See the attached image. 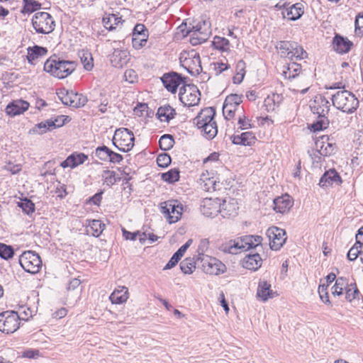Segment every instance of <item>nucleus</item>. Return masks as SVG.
<instances>
[{
  "label": "nucleus",
  "instance_id": "1",
  "mask_svg": "<svg viewBox=\"0 0 363 363\" xmlns=\"http://www.w3.org/2000/svg\"><path fill=\"white\" fill-rule=\"evenodd\" d=\"M282 75L289 80V87L291 91L305 94L309 89V81L301 72V65L291 62L284 66Z\"/></svg>",
  "mask_w": 363,
  "mask_h": 363
},
{
  "label": "nucleus",
  "instance_id": "2",
  "mask_svg": "<svg viewBox=\"0 0 363 363\" xmlns=\"http://www.w3.org/2000/svg\"><path fill=\"white\" fill-rule=\"evenodd\" d=\"M310 107L313 113L318 115L316 121L311 125L313 131H319L327 128L329 125V120L326 115L328 114L330 111V102L328 99L321 95H317Z\"/></svg>",
  "mask_w": 363,
  "mask_h": 363
},
{
  "label": "nucleus",
  "instance_id": "3",
  "mask_svg": "<svg viewBox=\"0 0 363 363\" xmlns=\"http://www.w3.org/2000/svg\"><path fill=\"white\" fill-rule=\"evenodd\" d=\"M179 28L184 35H190V43L193 45L206 42L211 35L209 23L206 21L199 22L195 26L189 24V26L185 23Z\"/></svg>",
  "mask_w": 363,
  "mask_h": 363
},
{
  "label": "nucleus",
  "instance_id": "4",
  "mask_svg": "<svg viewBox=\"0 0 363 363\" xmlns=\"http://www.w3.org/2000/svg\"><path fill=\"white\" fill-rule=\"evenodd\" d=\"M333 104L337 109L347 113H353L359 106V100L352 92L338 91L332 97Z\"/></svg>",
  "mask_w": 363,
  "mask_h": 363
},
{
  "label": "nucleus",
  "instance_id": "5",
  "mask_svg": "<svg viewBox=\"0 0 363 363\" xmlns=\"http://www.w3.org/2000/svg\"><path fill=\"white\" fill-rule=\"evenodd\" d=\"M47 67V72L58 79H64L74 71L76 64L73 61L48 59Z\"/></svg>",
  "mask_w": 363,
  "mask_h": 363
},
{
  "label": "nucleus",
  "instance_id": "6",
  "mask_svg": "<svg viewBox=\"0 0 363 363\" xmlns=\"http://www.w3.org/2000/svg\"><path fill=\"white\" fill-rule=\"evenodd\" d=\"M160 211L167 221L172 224L179 221L183 213V205L178 200H168L160 203Z\"/></svg>",
  "mask_w": 363,
  "mask_h": 363
},
{
  "label": "nucleus",
  "instance_id": "7",
  "mask_svg": "<svg viewBox=\"0 0 363 363\" xmlns=\"http://www.w3.org/2000/svg\"><path fill=\"white\" fill-rule=\"evenodd\" d=\"M134 135L128 129L119 128L115 131L113 143L120 151H130L134 146Z\"/></svg>",
  "mask_w": 363,
  "mask_h": 363
},
{
  "label": "nucleus",
  "instance_id": "8",
  "mask_svg": "<svg viewBox=\"0 0 363 363\" xmlns=\"http://www.w3.org/2000/svg\"><path fill=\"white\" fill-rule=\"evenodd\" d=\"M179 96L184 106L191 107L199 104L201 93L196 85L184 84L180 89Z\"/></svg>",
  "mask_w": 363,
  "mask_h": 363
},
{
  "label": "nucleus",
  "instance_id": "9",
  "mask_svg": "<svg viewBox=\"0 0 363 363\" xmlns=\"http://www.w3.org/2000/svg\"><path fill=\"white\" fill-rule=\"evenodd\" d=\"M20 315L15 311H4L0 313V331L9 334L19 328Z\"/></svg>",
  "mask_w": 363,
  "mask_h": 363
},
{
  "label": "nucleus",
  "instance_id": "10",
  "mask_svg": "<svg viewBox=\"0 0 363 363\" xmlns=\"http://www.w3.org/2000/svg\"><path fill=\"white\" fill-rule=\"evenodd\" d=\"M180 62L191 75H197L202 71L199 55L194 51L182 53Z\"/></svg>",
  "mask_w": 363,
  "mask_h": 363
},
{
  "label": "nucleus",
  "instance_id": "11",
  "mask_svg": "<svg viewBox=\"0 0 363 363\" xmlns=\"http://www.w3.org/2000/svg\"><path fill=\"white\" fill-rule=\"evenodd\" d=\"M19 263L25 271L31 274L38 272L42 267V260L39 255L31 251L24 252L20 256Z\"/></svg>",
  "mask_w": 363,
  "mask_h": 363
},
{
  "label": "nucleus",
  "instance_id": "12",
  "mask_svg": "<svg viewBox=\"0 0 363 363\" xmlns=\"http://www.w3.org/2000/svg\"><path fill=\"white\" fill-rule=\"evenodd\" d=\"M242 102V96L238 94L228 95L223 106V114L225 119L230 120L235 117V112L242 113V108L240 106Z\"/></svg>",
  "mask_w": 363,
  "mask_h": 363
},
{
  "label": "nucleus",
  "instance_id": "13",
  "mask_svg": "<svg viewBox=\"0 0 363 363\" xmlns=\"http://www.w3.org/2000/svg\"><path fill=\"white\" fill-rule=\"evenodd\" d=\"M274 6L277 9H282V17L290 21H296L300 18L304 12L303 6L301 3L290 4V3L284 1L282 4L281 2L275 4Z\"/></svg>",
  "mask_w": 363,
  "mask_h": 363
},
{
  "label": "nucleus",
  "instance_id": "14",
  "mask_svg": "<svg viewBox=\"0 0 363 363\" xmlns=\"http://www.w3.org/2000/svg\"><path fill=\"white\" fill-rule=\"evenodd\" d=\"M280 50L281 56L291 60H303L307 57V52L294 42H282Z\"/></svg>",
  "mask_w": 363,
  "mask_h": 363
},
{
  "label": "nucleus",
  "instance_id": "15",
  "mask_svg": "<svg viewBox=\"0 0 363 363\" xmlns=\"http://www.w3.org/2000/svg\"><path fill=\"white\" fill-rule=\"evenodd\" d=\"M266 233L269 238L270 248L273 250H279L287 239L285 230L278 227L269 228Z\"/></svg>",
  "mask_w": 363,
  "mask_h": 363
},
{
  "label": "nucleus",
  "instance_id": "16",
  "mask_svg": "<svg viewBox=\"0 0 363 363\" xmlns=\"http://www.w3.org/2000/svg\"><path fill=\"white\" fill-rule=\"evenodd\" d=\"M202 269L211 275H219L226 272V266L216 258L205 256L201 258Z\"/></svg>",
  "mask_w": 363,
  "mask_h": 363
},
{
  "label": "nucleus",
  "instance_id": "17",
  "mask_svg": "<svg viewBox=\"0 0 363 363\" xmlns=\"http://www.w3.org/2000/svg\"><path fill=\"white\" fill-rule=\"evenodd\" d=\"M58 96L62 104L74 108L84 106L87 102L86 96L72 91H60Z\"/></svg>",
  "mask_w": 363,
  "mask_h": 363
},
{
  "label": "nucleus",
  "instance_id": "18",
  "mask_svg": "<svg viewBox=\"0 0 363 363\" xmlns=\"http://www.w3.org/2000/svg\"><path fill=\"white\" fill-rule=\"evenodd\" d=\"M221 211V200L218 198H205L202 201L201 211L206 217H214Z\"/></svg>",
  "mask_w": 363,
  "mask_h": 363
},
{
  "label": "nucleus",
  "instance_id": "19",
  "mask_svg": "<svg viewBox=\"0 0 363 363\" xmlns=\"http://www.w3.org/2000/svg\"><path fill=\"white\" fill-rule=\"evenodd\" d=\"M130 54L126 49H113L112 54L110 55V62L112 66L121 68L130 60Z\"/></svg>",
  "mask_w": 363,
  "mask_h": 363
},
{
  "label": "nucleus",
  "instance_id": "20",
  "mask_svg": "<svg viewBox=\"0 0 363 363\" xmlns=\"http://www.w3.org/2000/svg\"><path fill=\"white\" fill-rule=\"evenodd\" d=\"M294 205L293 199L287 194L274 199V210L277 213H287Z\"/></svg>",
  "mask_w": 363,
  "mask_h": 363
},
{
  "label": "nucleus",
  "instance_id": "21",
  "mask_svg": "<svg viewBox=\"0 0 363 363\" xmlns=\"http://www.w3.org/2000/svg\"><path fill=\"white\" fill-rule=\"evenodd\" d=\"M162 81L165 88L172 93H174L183 82L181 77L177 73L164 74Z\"/></svg>",
  "mask_w": 363,
  "mask_h": 363
},
{
  "label": "nucleus",
  "instance_id": "22",
  "mask_svg": "<svg viewBox=\"0 0 363 363\" xmlns=\"http://www.w3.org/2000/svg\"><path fill=\"white\" fill-rule=\"evenodd\" d=\"M215 111L211 107L203 109L194 118V123L199 129L205 125L214 121Z\"/></svg>",
  "mask_w": 363,
  "mask_h": 363
},
{
  "label": "nucleus",
  "instance_id": "23",
  "mask_svg": "<svg viewBox=\"0 0 363 363\" xmlns=\"http://www.w3.org/2000/svg\"><path fill=\"white\" fill-rule=\"evenodd\" d=\"M29 107V104L23 100H15L11 102L6 108V113L11 116H16L25 112Z\"/></svg>",
  "mask_w": 363,
  "mask_h": 363
},
{
  "label": "nucleus",
  "instance_id": "24",
  "mask_svg": "<svg viewBox=\"0 0 363 363\" xmlns=\"http://www.w3.org/2000/svg\"><path fill=\"white\" fill-rule=\"evenodd\" d=\"M87 155L84 153L74 152L67 157V158L61 162V167L63 168L70 167L72 169L83 164L87 160Z\"/></svg>",
  "mask_w": 363,
  "mask_h": 363
},
{
  "label": "nucleus",
  "instance_id": "25",
  "mask_svg": "<svg viewBox=\"0 0 363 363\" xmlns=\"http://www.w3.org/2000/svg\"><path fill=\"white\" fill-rule=\"evenodd\" d=\"M129 296L128 289L124 286H118L110 295V301L113 304L125 303Z\"/></svg>",
  "mask_w": 363,
  "mask_h": 363
},
{
  "label": "nucleus",
  "instance_id": "26",
  "mask_svg": "<svg viewBox=\"0 0 363 363\" xmlns=\"http://www.w3.org/2000/svg\"><path fill=\"white\" fill-rule=\"evenodd\" d=\"M70 121L71 118L68 116H53L47 120V131H52L56 128H61Z\"/></svg>",
  "mask_w": 363,
  "mask_h": 363
},
{
  "label": "nucleus",
  "instance_id": "27",
  "mask_svg": "<svg viewBox=\"0 0 363 363\" xmlns=\"http://www.w3.org/2000/svg\"><path fill=\"white\" fill-rule=\"evenodd\" d=\"M340 183L341 179L338 173L335 169H330L322 176L319 185L322 187H326L333 184H339Z\"/></svg>",
  "mask_w": 363,
  "mask_h": 363
},
{
  "label": "nucleus",
  "instance_id": "28",
  "mask_svg": "<svg viewBox=\"0 0 363 363\" xmlns=\"http://www.w3.org/2000/svg\"><path fill=\"white\" fill-rule=\"evenodd\" d=\"M238 203L234 199H225L221 203L220 213L223 217L235 216L238 213Z\"/></svg>",
  "mask_w": 363,
  "mask_h": 363
},
{
  "label": "nucleus",
  "instance_id": "29",
  "mask_svg": "<svg viewBox=\"0 0 363 363\" xmlns=\"http://www.w3.org/2000/svg\"><path fill=\"white\" fill-rule=\"evenodd\" d=\"M231 139L233 144L245 146L252 145L256 141V138L252 132H245L240 135H233Z\"/></svg>",
  "mask_w": 363,
  "mask_h": 363
},
{
  "label": "nucleus",
  "instance_id": "30",
  "mask_svg": "<svg viewBox=\"0 0 363 363\" xmlns=\"http://www.w3.org/2000/svg\"><path fill=\"white\" fill-rule=\"evenodd\" d=\"M334 50L340 54L348 52L352 45V43L340 35H335L333 42Z\"/></svg>",
  "mask_w": 363,
  "mask_h": 363
},
{
  "label": "nucleus",
  "instance_id": "31",
  "mask_svg": "<svg viewBox=\"0 0 363 363\" xmlns=\"http://www.w3.org/2000/svg\"><path fill=\"white\" fill-rule=\"evenodd\" d=\"M262 259L258 253L247 255L243 260V267L247 269L256 271L261 267Z\"/></svg>",
  "mask_w": 363,
  "mask_h": 363
},
{
  "label": "nucleus",
  "instance_id": "32",
  "mask_svg": "<svg viewBox=\"0 0 363 363\" xmlns=\"http://www.w3.org/2000/svg\"><path fill=\"white\" fill-rule=\"evenodd\" d=\"M105 228V225L99 220H87L86 231L94 237H99Z\"/></svg>",
  "mask_w": 363,
  "mask_h": 363
},
{
  "label": "nucleus",
  "instance_id": "33",
  "mask_svg": "<svg viewBox=\"0 0 363 363\" xmlns=\"http://www.w3.org/2000/svg\"><path fill=\"white\" fill-rule=\"evenodd\" d=\"M219 250L225 253L237 255L242 251L241 245L238 239L230 240L225 243H223Z\"/></svg>",
  "mask_w": 363,
  "mask_h": 363
},
{
  "label": "nucleus",
  "instance_id": "34",
  "mask_svg": "<svg viewBox=\"0 0 363 363\" xmlns=\"http://www.w3.org/2000/svg\"><path fill=\"white\" fill-rule=\"evenodd\" d=\"M176 114L175 110L169 104L161 106L157 112V118L162 122H169L174 117Z\"/></svg>",
  "mask_w": 363,
  "mask_h": 363
},
{
  "label": "nucleus",
  "instance_id": "35",
  "mask_svg": "<svg viewBox=\"0 0 363 363\" xmlns=\"http://www.w3.org/2000/svg\"><path fill=\"white\" fill-rule=\"evenodd\" d=\"M282 101V96L276 93L268 95L264 101V106L266 110L269 111H274Z\"/></svg>",
  "mask_w": 363,
  "mask_h": 363
},
{
  "label": "nucleus",
  "instance_id": "36",
  "mask_svg": "<svg viewBox=\"0 0 363 363\" xmlns=\"http://www.w3.org/2000/svg\"><path fill=\"white\" fill-rule=\"evenodd\" d=\"M102 21L104 27L108 30H113L123 23L121 16L116 14H108L104 16Z\"/></svg>",
  "mask_w": 363,
  "mask_h": 363
},
{
  "label": "nucleus",
  "instance_id": "37",
  "mask_svg": "<svg viewBox=\"0 0 363 363\" xmlns=\"http://www.w3.org/2000/svg\"><path fill=\"white\" fill-rule=\"evenodd\" d=\"M257 296L261 298L262 301H266L269 298L273 297V292L271 289V285L266 281H260L259 282Z\"/></svg>",
  "mask_w": 363,
  "mask_h": 363
},
{
  "label": "nucleus",
  "instance_id": "38",
  "mask_svg": "<svg viewBox=\"0 0 363 363\" xmlns=\"http://www.w3.org/2000/svg\"><path fill=\"white\" fill-rule=\"evenodd\" d=\"M200 185L206 191H211L216 190V180L213 177L209 176L208 172L203 173L200 177Z\"/></svg>",
  "mask_w": 363,
  "mask_h": 363
},
{
  "label": "nucleus",
  "instance_id": "39",
  "mask_svg": "<svg viewBox=\"0 0 363 363\" xmlns=\"http://www.w3.org/2000/svg\"><path fill=\"white\" fill-rule=\"evenodd\" d=\"M355 150L352 154V162L357 164L363 163V136H360L356 142Z\"/></svg>",
  "mask_w": 363,
  "mask_h": 363
},
{
  "label": "nucleus",
  "instance_id": "40",
  "mask_svg": "<svg viewBox=\"0 0 363 363\" xmlns=\"http://www.w3.org/2000/svg\"><path fill=\"white\" fill-rule=\"evenodd\" d=\"M44 12H38L35 14L32 19V23L34 29L39 33H45L43 25L45 21Z\"/></svg>",
  "mask_w": 363,
  "mask_h": 363
},
{
  "label": "nucleus",
  "instance_id": "41",
  "mask_svg": "<svg viewBox=\"0 0 363 363\" xmlns=\"http://www.w3.org/2000/svg\"><path fill=\"white\" fill-rule=\"evenodd\" d=\"M27 50V58L28 62L30 63H33V62L35 60L38 59L40 57H42L45 53V48L38 45L29 47Z\"/></svg>",
  "mask_w": 363,
  "mask_h": 363
},
{
  "label": "nucleus",
  "instance_id": "42",
  "mask_svg": "<svg viewBox=\"0 0 363 363\" xmlns=\"http://www.w3.org/2000/svg\"><path fill=\"white\" fill-rule=\"evenodd\" d=\"M182 272L186 274H191L196 269V261L194 257H186L180 263Z\"/></svg>",
  "mask_w": 363,
  "mask_h": 363
},
{
  "label": "nucleus",
  "instance_id": "43",
  "mask_svg": "<svg viewBox=\"0 0 363 363\" xmlns=\"http://www.w3.org/2000/svg\"><path fill=\"white\" fill-rule=\"evenodd\" d=\"M335 150V143L330 141V139L327 138H322L321 146L320 147V153L322 155H329L333 153Z\"/></svg>",
  "mask_w": 363,
  "mask_h": 363
},
{
  "label": "nucleus",
  "instance_id": "44",
  "mask_svg": "<svg viewBox=\"0 0 363 363\" xmlns=\"http://www.w3.org/2000/svg\"><path fill=\"white\" fill-rule=\"evenodd\" d=\"M245 63L243 60H240L236 64L235 74L233 77V83L240 84L245 75Z\"/></svg>",
  "mask_w": 363,
  "mask_h": 363
},
{
  "label": "nucleus",
  "instance_id": "45",
  "mask_svg": "<svg viewBox=\"0 0 363 363\" xmlns=\"http://www.w3.org/2000/svg\"><path fill=\"white\" fill-rule=\"evenodd\" d=\"M208 139H213L218 133L217 125L215 121L199 128Z\"/></svg>",
  "mask_w": 363,
  "mask_h": 363
},
{
  "label": "nucleus",
  "instance_id": "46",
  "mask_svg": "<svg viewBox=\"0 0 363 363\" xmlns=\"http://www.w3.org/2000/svg\"><path fill=\"white\" fill-rule=\"evenodd\" d=\"M212 43L215 49L222 52H226L230 49L229 40L223 37L215 36Z\"/></svg>",
  "mask_w": 363,
  "mask_h": 363
},
{
  "label": "nucleus",
  "instance_id": "47",
  "mask_svg": "<svg viewBox=\"0 0 363 363\" xmlns=\"http://www.w3.org/2000/svg\"><path fill=\"white\" fill-rule=\"evenodd\" d=\"M148 40V36L145 33L140 34L139 35H133L132 45L135 50H140L144 48Z\"/></svg>",
  "mask_w": 363,
  "mask_h": 363
},
{
  "label": "nucleus",
  "instance_id": "48",
  "mask_svg": "<svg viewBox=\"0 0 363 363\" xmlns=\"http://www.w3.org/2000/svg\"><path fill=\"white\" fill-rule=\"evenodd\" d=\"M48 189H50L51 193H55L57 196L61 199L67 195L65 186L58 181L53 182Z\"/></svg>",
  "mask_w": 363,
  "mask_h": 363
},
{
  "label": "nucleus",
  "instance_id": "49",
  "mask_svg": "<svg viewBox=\"0 0 363 363\" xmlns=\"http://www.w3.org/2000/svg\"><path fill=\"white\" fill-rule=\"evenodd\" d=\"M363 245V239L362 241L360 240H356L355 244L353 245L352 247L350 248L347 253V258L350 261L355 260L358 255H361V249Z\"/></svg>",
  "mask_w": 363,
  "mask_h": 363
},
{
  "label": "nucleus",
  "instance_id": "50",
  "mask_svg": "<svg viewBox=\"0 0 363 363\" xmlns=\"http://www.w3.org/2000/svg\"><path fill=\"white\" fill-rule=\"evenodd\" d=\"M359 291L356 284H347L345 287V298L351 302L352 300L358 298Z\"/></svg>",
  "mask_w": 363,
  "mask_h": 363
},
{
  "label": "nucleus",
  "instance_id": "51",
  "mask_svg": "<svg viewBox=\"0 0 363 363\" xmlns=\"http://www.w3.org/2000/svg\"><path fill=\"white\" fill-rule=\"evenodd\" d=\"M174 143L173 137L171 135H164L159 140V145L162 150H170Z\"/></svg>",
  "mask_w": 363,
  "mask_h": 363
},
{
  "label": "nucleus",
  "instance_id": "52",
  "mask_svg": "<svg viewBox=\"0 0 363 363\" xmlns=\"http://www.w3.org/2000/svg\"><path fill=\"white\" fill-rule=\"evenodd\" d=\"M40 4L34 0H23V7L21 12L23 13H30L40 8Z\"/></svg>",
  "mask_w": 363,
  "mask_h": 363
},
{
  "label": "nucleus",
  "instance_id": "53",
  "mask_svg": "<svg viewBox=\"0 0 363 363\" xmlns=\"http://www.w3.org/2000/svg\"><path fill=\"white\" fill-rule=\"evenodd\" d=\"M347 283L345 279L340 277L336 279L335 285L332 287V294L333 296H340L342 294L343 290H345Z\"/></svg>",
  "mask_w": 363,
  "mask_h": 363
},
{
  "label": "nucleus",
  "instance_id": "54",
  "mask_svg": "<svg viewBox=\"0 0 363 363\" xmlns=\"http://www.w3.org/2000/svg\"><path fill=\"white\" fill-rule=\"evenodd\" d=\"M80 58L84 68L88 71L91 70L94 67L92 55L87 51L83 52Z\"/></svg>",
  "mask_w": 363,
  "mask_h": 363
},
{
  "label": "nucleus",
  "instance_id": "55",
  "mask_svg": "<svg viewBox=\"0 0 363 363\" xmlns=\"http://www.w3.org/2000/svg\"><path fill=\"white\" fill-rule=\"evenodd\" d=\"M162 178L169 183L177 182L179 179V172L176 169H172L166 173H163Z\"/></svg>",
  "mask_w": 363,
  "mask_h": 363
},
{
  "label": "nucleus",
  "instance_id": "56",
  "mask_svg": "<svg viewBox=\"0 0 363 363\" xmlns=\"http://www.w3.org/2000/svg\"><path fill=\"white\" fill-rule=\"evenodd\" d=\"M14 252L11 246L0 242V257L9 259L13 256Z\"/></svg>",
  "mask_w": 363,
  "mask_h": 363
},
{
  "label": "nucleus",
  "instance_id": "57",
  "mask_svg": "<svg viewBox=\"0 0 363 363\" xmlns=\"http://www.w3.org/2000/svg\"><path fill=\"white\" fill-rule=\"evenodd\" d=\"M110 151L111 150L106 146L99 147L96 149L95 155L101 160L108 161L110 157Z\"/></svg>",
  "mask_w": 363,
  "mask_h": 363
},
{
  "label": "nucleus",
  "instance_id": "58",
  "mask_svg": "<svg viewBox=\"0 0 363 363\" xmlns=\"http://www.w3.org/2000/svg\"><path fill=\"white\" fill-rule=\"evenodd\" d=\"M241 245L242 251H246L253 248L252 235H246L238 238Z\"/></svg>",
  "mask_w": 363,
  "mask_h": 363
},
{
  "label": "nucleus",
  "instance_id": "59",
  "mask_svg": "<svg viewBox=\"0 0 363 363\" xmlns=\"http://www.w3.org/2000/svg\"><path fill=\"white\" fill-rule=\"evenodd\" d=\"M103 180L108 186L113 185L116 182V172L111 170L104 171Z\"/></svg>",
  "mask_w": 363,
  "mask_h": 363
},
{
  "label": "nucleus",
  "instance_id": "60",
  "mask_svg": "<svg viewBox=\"0 0 363 363\" xmlns=\"http://www.w3.org/2000/svg\"><path fill=\"white\" fill-rule=\"evenodd\" d=\"M208 247H209V241L208 239L206 238H203V239H201L200 240V242H199V244L198 245V248H197V252L199 254V257L198 259H201V256H204V253L208 250Z\"/></svg>",
  "mask_w": 363,
  "mask_h": 363
},
{
  "label": "nucleus",
  "instance_id": "61",
  "mask_svg": "<svg viewBox=\"0 0 363 363\" xmlns=\"http://www.w3.org/2000/svg\"><path fill=\"white\" fill-rule=\"evenodd\" d=\"M228 67L229 65L228 63H224L222 62H216L211 64V68L214 70L216 75H218L223 71L227 70Z\"/></svg>",
  "mask_w": 363,
  "mask_h": 363
},
{
  "label": "nucleus",
  "instance_id": "62",
  "mask_svg": "<svg viewBox=\"0 0 363 363\" xmlns=\"http://www.w3.org/2000/svg\"><path fill=\"white\" fill-rule=\"evenodd\" d=\"M81 284V281L79 279H73L72 280H71L67 286V291L69 292L70 291H73L74 293H75V297L77 298H79V291L78 290V288L79 286Z\"/></svg>",
  "mask_w": 363,
  "mask_h": 363
},
{
  "label": "nucleus",
  "instance_id": "63",
  "mask_svg": "<svg viewBox=\"0 0 363 363\" xmlns=\"http://www.w3.org/2000/svg\"><path fill=\"white\" fill-rule=\"evenodd\" d=\"M171 163V157L167 153L160 154L157 158V164L159 167H167Z\"/></svg>",
  "mask_w": 363,
  "mask_h": 363
},
{
  "label": "nucleus",
  "instance_id": "64",
  "mask_svg": "<svg viewBox=\"0 0 363 363\" xmlns=\"http://www.w3.org/2000/svg\"><path fill=\"white\" fill-rule=\"evenodd\" d=\"M42 356L40 351L36 349H28L21 352V357L24 358L36 359L38 357Z\"/></svg>",
  "mask_w": 363,
  "mask_h": 363
}]
</instances>
